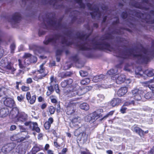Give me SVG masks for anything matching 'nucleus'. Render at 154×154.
Masks as SVG:
<instances>
[{
  "label": "nucleus",
  "instance_id": "f257e3e1",
  "mask_svg": "<svg viewBox=\"0 0 154 154\" xmlns=\"http://www.w3.org/2000/svg\"><path fill=\"white\" fill-rule=\"evenodd\" d=\"M31 54H25L22 60L19 59V65L20 68L23 69L29 65L31 63H34L37 61V58L35 56L31 57L34 59L33 60H29Z\"/></svg>",
  "mask_w": 154,
  "mask_h": 154
},
{
  "label": "nucleus",
  "instance_id": "f03ea898",
  "mask_svg": "<svg viewBox=\"0 0 154 154\" xmlns=\"http://www.w3.org/2000/svg\"><path fill=\"white\" fill-rule=\"evenodd\" d=\"M78 88H75L73 89L72 90H71L66 89L65 90L64 93L65 95H67L68 97H72L74 96H76V95H81L84 94L83 91H84L85 89L84 88L83 90L80 89H77Z\"/></svg>",
  "mask_w": 154,
  "mask_h": 154
},
{
  "label": "nucleus",
  "instance_id": "7ed1b4c3",
  "mask_svg": "<svg viewBox=\"0 0 154 154\" xmlns=\"http://www.w3.org/2000/svg\"><path fill=\"white\" fill-rule=\"evenodd\" d=\"M45 63H43L40 66V69L37 71L36 76L34 77L33 79L35 81H38L42 79L46 75L47 73L44 67Z\"/></svg>",
  "mask_w": 154,
  "mask_h": 154
},
{
  "label": "nucleus",
  "instance_id": "20e7f679",
  "mask_svg": "<svg viewBox=\"0 0 154 154\" xmlns=\"http://www.w3.org/2000/svg\"><path fill=\"white\" fill-rule=\"evenodd\" d=\"M111 79L116 81V83L117 84H121L123 83L125 79V76L122 75H116L111 77Z\"/></svg>",
  "mask_w": 154,
  "mask_h": 154
},
{
  "label": "nucleus",
  "instance_id": "39448f33",
  "mask_svg": "<svg viewBox=\"0 0 154 154\" xmlns=\"http://www.w3.org/2000/svg\"><path fill=\"white\" fill-rule=\"evenodd\" d=\"M142 91L138 89L135 88L132 90L131 93L134 98L137 100H139L141 99V93Z\"/></svg>",
  "mask_w": 154,
  "mask_h": 154
},
{
  "label": "nucleus",
  "instance_id": "423d86ee",
  "mask_svg": "<svg viewBox=\"0 0 154 154\" xmlns=\"http://www.w3.org/2000/svg\"><path fill=\"white\" fill-rule=\"evenodd\" d=\"M73 82V80L70 79H68L64 80V81L62 82L61 83V86L62 87L66 88L63 90V91L65 90H69V89L68 88L69 87L71 88V87L72 86V84Z\"/></svg>",
  "mask_w": 154,
  "mask_h": 154
},
{
  "label": "nucleus",
  "instance_id": "0eeeda50",
  "mask_svg": "<svg viewBox=\"0 0 154 154\" xmlns=\"http://www.w3.org/2000/svg\"><path fill=\"white\" fill-rule=\"evenodd\" d=\"M76 108L75 104L74 103H70L67 107L66 113L68 115L72 114L75 111Z\"/></svg>",
  "mask_w": 154,
  "mask_h": 154
},
{
  "label": "nucleus",
  "instance_id": "6e6552de",
  "mask_svg": "<svg viewBox=\"0 0 154 154\" xmlns=\"http://www.w3.org/2000/svg\"><path fill=\"white\" fill-rule=\"evenodd\" d=\"M19 109L17 107H14L13 108L11 111L9 116L12 119H17L18 115L19 114Z\"/></svg>",
  "mask_w": 154,
  "mask_h": 154
},
{
  "label": "nucleus",
  "instance_id": "1a4fd4ad",
  "mask_svg": "<svg viewBox=\"0 0 154 154\" xmlns=\"http://www.w3.org/2000/svg\"><path fill=\"white\" fill-rule=\"evenodd\" d=\"M26 98L28 102L31 104H32L35 102L36 96L34 95L31 97L30 92H27L26 94Z\"/></svg>",
  "mask_w": 154,
  "mask_h": 154
},
{
  "label": "nucleus",
  "instance_id": "9d476101",
  "mask_svg": "<svg viewBox=\"0 0 154 154\" xmlns=\"http://www.w3.org/2000/svg\"><path fill=\"white\" fill-rule=\"evenodd\" d=\"M28 119V115L23 112H20L17 119L18 121L24 122L27 120Z\"/></svg>",
  "mask_w": 154,
  "mask_h": 154
},
{
  "label": "nucleus",
  "instance_id": "9b49d317",
  "mask_svg": "<svg viewBox=\"0 0 154 154\" xmlns=\"http://www.w3.org/2000/svg\"><path fill=\"white\" fill-rule=\"evenodd\" d=\"M81 122L80 118L78 117L73 119L72 120L70 124V126L72 127L77 128L78 126V124L80 123Z\"/></svg>",
  "mask_w": 154,
  "mask_h": 154
},
{
  "label": "nucleus",
  "instance_id": "f8f14e48",
  "mask_svg": "<svg viewBox=\"0 0 154 154\" xmlns=\"http://www.w3.org/2000/svg\"><path fill=\"white\" fill-rule=\"evenodd\" d=\"M4 104L6 106L11 108L14 105L15 102L12 99L7 98L4 101Z\"/></svg>",
  "mask_w": 154,
  "mask_h": 154
},
{
  "label": "nucleus",
  "instance_id": "ddd939ff",
  "mask_svg": "<svg viewBox=\"0 0 154 154\" xmlns=\"http://www.w3.org/2000/svg\"><path fill=\"white\" fill-rule=\"evenodd\" d=\"M127 88L126 87H122L121 88L117 91L118 95L119 97H122L127 92Z\"/></svg>",
  "mask_w": 154,
  "mask_h": 154
},
{
  "label": "nucleus",
  "instance_id": "4468645a",
  "mask_svg": "<svg viewBox=\"0 0 154 154\" xmlns=\"http://www.w3.org/2000/svg\"><path fill=\"white\" fill-rule=\"evenodd\" d=\"M94 117V116L93 114H91L86 116L85 117V121L87 122L93 123L96 120Z\"/></svg>",
  "mask_w": 154,
  "mask_h": 154
},
{
  "label": "nucleus",
  "instance_id": "2eb2a0df",
  "mask_svg": "<svg viewBox=\"0 0 154 154\" xmlns=\"http://www.w3.org/2000/svg\"><path fill=\"white\" fill-rule=\"evenodd\" d=\"M103 112L102 109H97L93 113V114L94 116L96 119H97L99 118L102 117L101 113Z\"/></svg>",
  "mask_w": 154,
  "mask_h": 154
},
{
  "label": "nucleus",
  "instance_id": "dca6fc26",
  "mask_svg": "<svg viewBox=\"0 0 154 154\" xmlns=\"http://www.w3.org/2000/svg\"><path fill=\"white\" fill-rule=\"evenodd\" d=\"M16 146V144L13 143H11L8 144L7 146H4L3 147H6L7 149H5V152L7 153L13 149Z\"/></svg>",
  "mask_w": 154,
  "mask_h": 154
},
{
  "label": "nucleus",
  "instance_id": "f3484780",
  "mask_svg": "<svg viewBox=\"0 0 154 154\" xmlns=\"http://www.w3.org/2000/svg\"><path fill=\"white\" fill-rule=\"evenodd\" d=\"M122 102L121 100L119 98H114L110 102V104L112 106L114 107L118 105Z\"/></svg>",
  "mask_w": 154,
  "mask_h": 154
},
{
  "label": "nucleus",
  "instance_id": "a211bd4d",
  "mask_svg": "<svg viewBox=\"0 0 154 154\" xmlns=\"http://www.w3.org/2000/svg\"><path fill=\"white\" fill-rule=\"evenodd\" d=\"M104 78V75L102 74L96 75L93 79V81L95 82H97L102 80Z\"/></svg>",
  "mask_w": 154,
  "mask_h": 154
},
{
  "label": "nucleus",
  "instance_id": "6ab92c4d",
  "mask_svg": "<svg viewBox=\"0 0 154 154\" xmlns=\"http://www.w3.org/2000/svg\"><path fill=\"white\" fill-rule=\"evenodd\" d=\"M132 130L133 131L138 134L140 136L144 134V131L138 127H134L132 128Z\"/></svg>",
  "mask_w": 154,
  "mask_h": 154
},
{
  "label": "nucleus",
  "instance_id": "aec40b11",
  "mask_svg": "<svg viewBox=\"0 0 154 154\" xmlns=\"http://www.w3.org/2000/svg\"><path fill=\"white\" fill-rule=\"evenodd\" d=\"M9 113V111L7 109H2L0 110V117H5Z\"/></svg>",
  "mask_w": 154,
  "mask_h": 154
},
{
  "label": "nucleus",
  "instance_id": "412c9836",
  "mask_svg": "<svg viewBox=\"0 0 154 154\" xmlns=\"http://www.w3.org/2000/svg\"><path fill=\"white\" fill-rule=\"evenodd\" d=\"M154 79L150 80L149 81L146 82V84L150 89L152 91V93H154V84H152L151 83L154 81Z\"/></svg>",
  "mask_w": 154,
  "mask_h": 154
},
{
  "label": "nucleus",
  "instance_id": "4be33fe9",
  "mask_svg": "<svg viewBox=\"0 0 154 154\" xmlns=\"http://www.w3.org/2000/svg\"><path fill=\"white\" fill-rule=\"evenodd\" d=\"M5 68L9 70L12 73H13V72L16 70V69L13 67V64L10 62L8 63Z\"/></svg>",
  "mask_w": 154,
  "mask_h": 154
},
{
  "label": "nucleus",
  "instance_id": "5701e85b",
  "mask_svg": "<svg viewBox=\"0 0 154 154\" xmlns=\"http://www.w3.org/2000/svg\"><path fill=\"white\" fill-rule=\"evenodd\" d=\"M9 62L7 58H5L2 59L1 60L0 62V66L5 68Z\"/></svg>",
  "mask_w": 154,
  "mask_h": 154
},
{
  "label": "nucleus",
  "instance_id": "b1692460",
  "mask_svg": "<svg viewBox=\"0 0 154 154\" xmlns=\"http://www.w3.org/2000/svg\"><path fill=\"white\" fill-rule=\"evenodd\" d=\"M20 19V14L18 13H16L13 17L12 21L15 23L17 22Z\"/></svg>",
  "mask_w": 154,
  "mask_h": 154
},
{
  "label": "nucleus",
  "instance_id": "393cba45",
  "mask_svg": "<svg viewBox=\"0 0 154 154\" xmlns=\"http://www.w3.org/2000/svg\"><path fill=\"white\" fill-rule=\"evenodd\" d=\"M80 107L81 109L87 110L89 109V105L86 103H83L80 105Z\"/></svg>",
  "mask_w": 154,
  "mask_h": 154
},
{
  "label": "nucleus",
  "instance_id": "a878e982",
  "mask_svg": "<svg viewBox=\"0 0 154 154\" xmlns=\"http://www.w3.org/2000/svg\"><path fill=\"white\" fill-rule=\"evenodd\" d=\"M94 11L93 13H91V14L92 17H96L98 16L97 14H98L99 16L100 15L99 12L98 11V8H96L94 10Z\"/></svg>",
  "mask_w": 154,
  "mask_h": 154
},
{
  "label": "nucleus",
  "instance_id": "bb28decb",
  "mask_svg": "<svg viewBox=\"0 0 154 154\" xmlns=\"http://www.w3.org/2000/svg\"><path fill=\"white\" fill-rule=\"evenodd\" d=\"M80 135H81V139L84 141H86L88 137V135L86 134L85 132H83L80 133Z\"/></svg>",
  "mask_w": 154,
  "mask_h": 154
},
{
  "label": "nucleus",
  "instance_id": "cd10ccee",
  "mask_svg": "<svg viewBox=\"0 0 154 154\" xmlns=\"http://www.w3.org/2000/svg\"><path fill=\"white\" fill-rule=\"evenodd\" d=\"M11 139L12 141H17L18 142H20L23 140L22 139H18V138L17 135H14L11 137Z\"/></svg>",
  "mask_w": 154,
  "mask_h": 154
},
{
  "label": "nucleus",
  "instance_id": "c85d7f7f",
  "mask_svg": "<svg viewBox=\"0 0 154 154\" xmlns=\"http://www.w3.org/2000/svg\"><path fill=\"white\" fill-rule=\"evenodd\" d=\"M57 39L56 38H49L48 40H45L44 42L45 44L47 45L50 42H55Z\"/></svg>",
  "mask_w": 154,
  "mask_h": 154
},
{
  "label": "nucleus",
  "instance_id": "c756f323",
  "mask_svg": "<svg viewBox=\"0 0 154 154\" xmlns=\"http://www.w3.org/2000/svg\"><path fill=\"white\" fill-rule=\"evenodd\" d=\"M40 150L39 148L37 146L34 147L32 149V152L29 153L28 154H35Z\"/></svg>",
  "mask_w": 154,
  "mask_h": 154
},
{
  "label": "nucleus",
  "instance_id": "7c9ffc66",
  "mask_svg": "<svg viewBox=\"0 0 154 154\" xmlns=\"http://www.w3.org/2000/svg\"><path fill=\"white\" fill-rule=\"evenodd\" d=\"M90 80L89 78H86L82 79L81 83L82 85H86L88 84L90 82Z\"/></svg>",
  "mask_w": 154,
  "mask_h": 154
},
{
  "label": "nucleus",
  "instance_id": "2f4dec72",
  "mask_svg": "<svg viewBox=\"0 0 154 154\" xmlns=\"http://www.w3.org/2000/svg\"><path fill=\"white\" fill-rule=\"evenodd\" d=\"M51 82L50 83V85H56V79L54 78V76H52L50 78Z\"/></svg>",
  "mask_w": 154,
  "mask_h": 154
},
{
  "label": "nucleus",
  "instance_id": "473e14b6",
  "mask_svg": "<svg viewBox=\"0 0 154 154\" xmlns=\"http://www.w3.org/2000/svg\"><path fill=\"white\" fill-rule=\"evenodd\" d=\"M117 69L116 68L115 69H112L107 72V74L111 75L115 74L117 72Z\"/></svg>",
  "mask_w": 154,
  "mask_h": 154
},
{
  "label": "nucleus",
  "instance_id": "72a5a7b5",
  "mask_svg": "<svg viewBox=\"0 0 154 154\" xmlns=\"http://www.w3.org/2000/svg\"><path fill=\"white\" fill-rule=\"evenodd\" d=\"M76 1L79 4L81 8H85V5L82 3V0H76Z\"/></svg>",
  "mask_w": 154,
  "mask_h": 154
},
{
  "label": "nucleus",
  "instance_id": "f704fd0d",
  "mask_svg": "<svg viewBox=\"0 0 154 154\" xmlns=\"http://www.w3.org/2000/svg\"><path fill=\"white\" fill-rule=\"evenodd\" d=\"M24 98V96L22 94H20L17 96V99L19 102L22 101Z\"/></svg>",
  "mask_w": 154,
  "mask_h": 154
},
{
  "label": "nucleus",
  "instance_id": "c9c22d12",
  "mask_svg": "<svg viewBox=\"0 0 154 154\" xmlns=\"http://www.w3.org/2000/svg\"><path fill=\"white\" fill-rule=\"evenodd\" d=\"M79 73L81 76L83 77L86 76L88 75V73L87 72L82 70L80 71Z\"/></svg>",
  "mask_w": 154,
  "mask_h": 154
},
{
  "label": "nucleus",
  "instance_id": "e433bc0d",
  "mask_svg": "<svg viewBox=\"0 0 154 154\" xmlns=\"http://www.w3.org/2000/svg\"><path fill=\"white\" fill-rule=\"evenodd\" d=\"M134 104V101L132 100L131 101H127L125 102L124 105L123 106H130L131 104Z\"/></svg>",
  "mask_w": 154,
  "mask_h": 154
},
{
  "label": "nucleus",
  "instance_id": "4c0bfd02",
  "mask_svg": "<svg viewBox=\"0 0 154 154\" xmlns=\"http://www.w3.org/2000/svg\"><path fill=\"white\" fill-rule=\"evenodd\" d=\"M104 97L103 94H99L97 95V99L98 100H99L100 101H102L104 100Z\"/></svg>",
  "mask_w": 154,
  "mask_h": 154
},
{
  "label": "nucleus",
  "instance_id": "58836bf2",
  "mask_svg": "<svg viewBox=\"0 0 154 154\" xmlns=\"http://www.w3.org/2000/svg\"><path fill=\"white\" fill-rule=\"evenodd\" d=\"M49 112L51 114H53L55 111V109L54 107L53 106H51L49 107L48 108Z\"/></svg>",
  "mask_w": 154,
  "mask_h": 154
},
{
  "label": "nucleus",
  "instance_id": "ea45409f",
  "mask_svg": "<svg viewBox=\"0 0 154 154\" xmlns=\"http://www.w3.org/2000/svg\"><path fill=\"white\" fill-rule=\"evenodd\" d=\"M148 76H152L154 75V69L149 70L147 73Z\"/></svg>",
  "mask_w": 154,
  "mask_h": 154
},
{
  "label": "nucleus",
  "instance_id": "a19ab883",
  "mask_svg": "<svg viewBox=\"0 0 154 154\" xmlns=\"http://www.w3.org/2000/svg\"><path fill=\"white\" fill-rule=\"evenodd\" d=\"M152 96V94L151 92H147L145 95V97L146 99H149L151 98Z\"/></svg>",
  "mask_w": 154,
  "mask_h": 154
},
{
  "label": "nucleus",
  "instance_id": "79ce46f5",
  "mask_svg": "<svg viewBox=\"0 0 154 154\" xmlns=\"http://www.w3.org/2000/svg\"><path fill=\"white\" fill-rule=\"evenodd\" d=\"M29 87L28 86H23L22 87L21 89L22 90L24 91H29Z\"/></svg>",
  "mask_w": 154,
  "mask_h": 154
},
{
  "label": "nucleus",
  "instance_id": "37998d69",
  "mask_svg": "<svg viewBox=\"0 0 154 154\" xmlns=\"http://www.w3.org/2000/svg\"><path fill=\"white\" fill-rule=\"evenodd\" d=\"M114 113L113 111H112L110 112L109 113L107 114L101 120L104 119H106L107 117H108L109 116V115H112Z\"/></svg>",
  "mask_w": 154,
  "mask_h": 154
},
{
  "label": "nucleus",
  "instance_id": "c03bdc74",
  "mask_svg": "<svg viewBox=\"0 0 154 154\" xmlns=\"http://www.w3.org/2000/svg\"><path fill=\"white\" fill-rule=\"evenodd\" d=\"M51 125L47 122L44 124V127L46 129H48L50 127Z\"/></svg>",
  "mask_w": 154,
  "mask_h": 154
},
{
  "label": "nucleus",
  "instance_id": "a18cd8bd",
  "mask_svg": "<svg viewBox=\"0 0 154 154\" xmlns=\"http://www.w3.org/2000/svg\"><path fill=\"white\" fill-rule=\"evenodd\" d=\"M130 55V56H133L134 57H137V56H141V55L140 54H134V51H132L131 52H130L129 53V54Z\"/></svg>",
  "mask_w": 154,
  "mask_h": 154
},
{
  "label": "nucleus",
  "instance_id": "49530a36",
  "mask_svg": "<svg viewBox=\"0 0 154 154\" xmlns=\"http://www.w3.org/2000/svg\"><path fill=\"white\" fill-rule=\"evenodd\" d=\"M5 149H7L6 147H3L2 150H0V154H5L6 153V152H5Z\"/></svg>",
  "mask_w": 154,
  "mask_h": 154
},
{
  "label": "nucleus",
  "instance_id": "de8ad7c7",
  "mask_svg": "<svg viewBox=\"0 0 154 154\" xmlns=\"http://www.w3.org/2000/svg\"><path fill=\"white\" fill-rule=\"evenodd\" d=\"M54 121V120L52 117H50L48 119V121L47 122L49 123L51 125L53 123Z\"/></svg>",
  "mask_w": 154,
  "mask_h": 154
},
{
  "label": "nucleus",
  "instance_id": "09e8293b",
  "mask_svg": "<svg viewBox=\"0 0 154 154\" xmlns=\"http://www.w3.org/2000/svg\"><path fill=\"white\" fill-rule=\"evenodd\" d=\"M53 85H50V86L48 88V90L52 92H53L54 91L53 87Z\"/></svg>",
  "mask_w": 154,
  "mask_h": 154
},
{
  "label": "nucleus",
  "instance_id": "8fccbe9b",
  "mask_svg": "<svg viewBox=\"0 0 154 154\" xmlns=\"http://www.w3.org/2000/svg\"><path fill=\"white\" fill-rule=\"evenodd\" d=\"M33 125V130H34L37 127H38V124L36 122H33L32 123Z\"/></svg>",
  "mask_w": 154,
  "mask_h": 154
},
{
  "label": "nucleus",
  "instance_id": "3c124183",
  "mask_svg": "<svg viewBox=\"0 0 154 154\" xmlns=\"http://www.w3.org/2000/svg\"><path fill=\"white\" fill-rule=\"evenodd\" d=\"M124 106H123L121 109V112L123 113L125 112V111L127 109V108L124 107Z\"/></svg>",
  "mask_w": 154,
  "mask_h": 154
},
{
  "label": "nucleus",
  "instance_id": "603ef678",
  "mask_svg": "<svg viewBox=\"0 0 154 154\" xmlns=\"http://www.w3.org/2000/svg\"><path fill=\"white\" fill-rule=\"evenodd\" d=\"M80 49L82 50H87L90 49L89 48L86 47L85 45L82 46L81 47Z\"/></svg>",
  "mask_w": 154,
  "mask_h": 154
},
{
  "label": "nucleus",
  "instance_id": "864d4df0",
  "mask_svg": "<svg viewBox=\"0 0 154 154\" xmlns=\"http://www.w3.org/2000/svg\"><path fill=\"white\" fill-rule=\"evenodd\" d=\"M32 82V79L30 78H28L26 79V83L27 84H30Z\"/></svg>",
  "mask_w": 154,
  "mask_h": 154
},
{
  "label": "nucleus",
  "instance_id": "5fc2aeb1",
  "mask_svg": "<svg viewBox=\"0 0 154 154\" xmlns=\"http://www.w3.org/2000/svg\"><path fill=\"white\" fill-rule=\"evenodd\" d=\"M39 102H42L44 100V98L41 96H39L38 98Z\"/></svg>",
  "mask_w": 154,
  "mask_h": 154
},
{
  "label": "nucleus",
  "instance_id": "6e6d98bb",
  "mask_svg": "<svg viewBox=\"0 0 154 154\" xmlns=\"http://www.w3.org/2000/svg\"><path fill=\"white\" fill-rule=\"evenodd\" d=\"M68 149L66 148H63L62 151H61V152L63 153L64 154H65L66 152L67 151Z\"/></svg>",
  "mask_w": 154,
  "mask_h": 154
},
{
  "label": "nucleus",
  "instance_id": "4d7b16f0",
  "mask_svg": "<svg viewBox=\"0 0 154 154\" xmlns=\"http://www.w3.org/2000/svg\"><path fill=\"white\" fill-rule=\"evenodd\" d=\"M16 128V127L15 125H12L11 126L10 130L11 131L14 130Z\"/></svg>",
  "mask_w": 154,
  "mask_h": 154
},
{
  "label": "nucleus",
  "instance_id": "13d9d810",
  "mask_svg": "<svg viewBox=\"0 0 154 154\" xmlns=\"http://www.w3.org/2000/svg\"><path fill=\"white\" fill-rule=\"evenodd\" d=\"M55 87L57 88L55 89L56 92L57 93H59L60 92V90L58 88V85H55Z\"/></svg>",
  "mask_w": 154,
  "mask_h": 154
},
{
  "label": "nucleus",
  "instance_id": "bf43d9fd",
  "mask_svg": "<svg viewBox=\"0 0 154 154\" xmlns=\"http://www.w3.org/2000/svg\"><path fill=\"white\" fill-rule=\"evenodd\" d=\"M3 50L1 48H0V58L2 56L3 53Z\"/></svg>",
  "mask_w": 154,
  "mask_h": 154
},
{
  "label": "nucleus",
  "instance_id": "052dcab7",
  "mask_svg": "<svg viewBox=\"0 0 154 154\" xmlns=\"http://www.w3.org/2000/svg\"><path fill=\"white\" fill-rule=\"evenodd\" d=\"M32 123L30 122H26L24 124L26 126H28L29 125H30Z\"/></svg>",
  "mask_w": 154,
  "mask_h": 154
},
{
  "label": "nucleus",
  "instance_id": "680f3d73",
  "mask_svg": "<svg viewBox=\"0 0 154 154\" xmlns=\"http://www.w3.org/2000/svg\"><path fill=\"white\" fill-rule=\"evenodd\" d=\"M47 152L48 154H54L53 151L51 150H48Z\"/></svg>",
  "mask_w": 154,
  "mask_h": 154
},
{
  "label": "nucleus",
  "instance_id": "e2e57ef3",
  "mask_svg": "<svg viewBox=\"0 0 154 154\" xmlns=\"http://www.w3.org/2000/svg\"><path fill=\"white\" fill-rule=\"evenodd\" d=\"M47 105L45 103L43 104L41 106V108L42 109H44L46 107Z\"/></svg>",
  "mask_w": 154,
  "mask_h": 154
},
{
  "label": "nucleus",
  "instance_id": "0e129e2a",
  "mask_svg": "<svg viewBox=\"0 0 154 154\" xmlns=\"http://www.w3.org/2000/svg\"><path fill=\"white\" fill-rule=\"evenodd\" d=\"M106 152L108 154H112L113 153L112 151L110 150H107Z\"/></svg>",
  "mask_w": 154,
  "mask_h": 154
},
{
  "label": "nucleus",
  "instance_id": "69168bd1",
  "mask_svg": "<svg viewBox=\"0 0 154 154\" xmlns=\"http://www.w3.org/2000/svg\"><path fill=\"white\" fill-rule=\"evenodd\" d=\"M150 153L151 154H154V146L150 150Z\"/></svg>",
  "mask_w": 154,
  "mask_h": 154
},
{
  "label": "nucleus",
  "instance_id": "338daca9",
  "mask_svg": "<svg viewBox=\"0 0 154 154\" xmlns=\"http://www.w3.org/2000/svg\"><path fill=\"white\" fill-rule=\"evenodd\" d=\"M150 153L151 154H154V146L150 150Z\"/></svg>",
  "mask_w": 154,
  "mask_h": 154
},
{
  "label": "nucleus",
  "instance_id": "774afa93",
  "mask_svg": "<svg viewBox=\"0 0 154 154\" xmlns=\"http://www.w3.org/2000/svg\"><path fill=\"white\" fill-rule=\"evenodd\" d=\"M49 145L48 144H46L45 146V150H47V149L49 148Z\"/></svg>",
  "mask_w": 154,
  "mask_h": 154
}]
</instances>
